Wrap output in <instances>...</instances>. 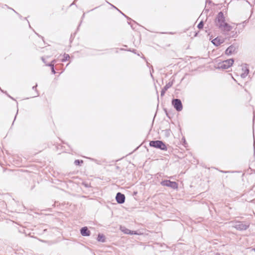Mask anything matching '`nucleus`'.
I'll list each match as a JSON object with an SVG mask.
<instances>
[{"label":"nucleus","mask_w":255,"mask_h":255,"mask_svg":"<svg viewBox=\"0 0 255 255\" xmlns=\"http://www.w3.org/2000/svg\"><path fill=\"white\" fill-rule=\"evenodd\" d=\"M172 85V82H169L167 83L164 87V88L162 90L161 92V95L163 96L165 94V92L166 90H167L169 88H170Z\"/></svg>","instance_id":"ddd939ff"},{"label":"nucleus","mask_w":255,"mask_h":255,"mask_svg":"<svg viewBox=\"0 0 255 255\" xmlns=\"http://www.w3.org/2000/svg\"><path fill=\"white\" fill-rule=\"evenodd\" d=\"M250 253L251 255H255V249H252L250 250Z\"/></svg>","instance_id":"f3484780"},{"label":"nucleus","mask_w":255,"mask_h":255,"mask_svg":"<svg viewBox=\"0 0 255 255\" xmlns=\"http://www.w3.org/2000/svg\"><path fill=\"white\" fill-rule=\"evenodd\" d=\"M42 61L45 63V61H44V58H42Z\"/></svg>","instance_id":"412c9836"},{"label":"nucleus","mask_w":255,"mask_h":255,"mask_svg":"<svg viewBox=\"0 0 255 255\" xmlns=\"http://www.w3.org/2000/svg\"><path fill=\"white\" fill-rule=\"evenodd\" d=\"M98 241L102 243H104L105 242V236L103 234H99L97 238Z\"/></svg>","instance_id":"4468645a"},{"label":"nucleus","mask_w":255,"mask_h":255,"mask_svg":"<svg viewBox=\"0 0 255 255\" xmlns=\"http://www.w3.org/2000/svg\"><path fill=\"white\" fill-rule=\"evenodd\" d=\"M231 224L233 227L240 231L246 230L249 227V224L242 222H232Z\"/></svg>","instance_id":"7ed1b4c3"},{"label":"nucleus","mask_w":255,"mask_h":255,"mask_svg":"<svg viewBox=\"0 0 255 255\" xmlns=\"http://www.w3.org/2000/svg\"><path fill=\"white\" fill-rule=\"evenodd\" d=\"M49 66L51 67V69H52V72L53 73V74H55V71L54 69V64H50L49 65H48Z\"/></svg>","instance_id":"6ab92c4d"},{"label":"nucleus","mask_w":255,"mask_h":255,"mask_svg":"<svg viewBox=\"0 0 255 255\" xmlns=\"http://www.w3.org/2000/svg\"><path fill=\"white\" fill-rule=\"evenodd\" d=\"M224 41H225L224 38L222 37H217L212 40V43L216 46L220 45L221 44L223 43Z\"/></svg>","instance_id":"0eeeda50"},{"label":"nucleus","mask_w":255,"mask_h":255,"mask_svg":"<svg viewBox=\"0 0 255 255\" xmlns=\"http://www.w3.org/2000/svg\"><path fill=\"white\" fill-rule=\"evenodd\" d=\"M203 26H204V24H203V21H201L198 25V28L199 29H201L203 27Z\"/></svg>","instance_id":"dca6fc26"},{"label":"nucleus","mask_w":255,"mask_h":255,"mask_svg":"<svg viewBox=\"0 0 255 255\" xmlns=\"http://www.w3.org/2000/svg\"><path fill=\"white\" fill-rule=\"evenodd\" d=\"M81 234L83 236H89L90 235V232L86 227H85L81 229Z\"/></svg>","instance_id":"f8f14e48"},{"label":"nucleus","mask_w":255,"mask_h":255,"mask_svg":"<svg viewBox=\"0 0 255 255\" xmlns=\"http://www.w3.org/2000/svg\"><path fill=\"white\" fill-rule=\"evenodd\" d=\"M120 230H121L122 232H123V233H124L125 234H130V235L138 234L135 231H131L129 230V229L126 228L125 227H123V226H121L120 227Z\"/></svg>","instance_id":"1a4fd4ad"},{"label":"nucleus","mask_w":255,"mask_h":255,"mask_svg":"<svg viewBox=\"0 0 255 255\" xmlns=\"http://www.w3.org/2000/svg\"><path fill=\"white\" fill-rule=\"evenodd\" d=\"M149 145L163 150H166L167 147L165 144L160 140L151 141Z\"/></svg>","instance_id":"20e7f679"},{"label":"nucleus","mask_w":255,"mask_h":255,"mask_svg":"<svg viewBox=\"0 0 255 255\" xmlns=\"http://www.w3.org/2000/svg\"><path fill=\"white\" fill-rule=\"evenodd\" d=\"M63 58L62 59V61L64 62V61H65L66 60H67L69 58H70V56L68 54H64V55H63Z\"/></svg>","instance_id":"2eb2a0df"},{"label":"nucleus","mask_w":255,"mask_h":255,"mask_svg":"<svg viewBox=\"0 0 255 255\" xmlns=\"http://www.w3.org/2000/svg\"><path fill=\"white\" fill-rule=\"evenodd\" d=\"M236 50V47L234 45H231L229 46L226 50L225 53L226 54L228 55H230L233 54Z\"/></svg>","instance_id":"9d476101"},{"label":"nucleus","mask_w":255,"mask_h":255,"mask_svg":"<svg viewBox=\"0 0 255 255\" xmlns=\"http://www.w3.org/2000/svg\"><path fill=\"white\" fill-rule=\"evenodd\" d=\"M172 104L177 111H181L182 110L183 106L180 100L178 99H173Z\"/></svg>","instance_id":"423d86ee"},{"label":"nucleus","mask_w":255,"mask_h":255,"mask_svg":"<svg viewBox=\"0 0 255 255\" xmlns=\"http://www.w3.org/2000/svg\"><path fill=\"white\" fill-rule=\"evenodd\" d=\"M242 71L243 73L241 75V77L244 79L246 78L248 75L249 72V69L246 66H245L243 67Z\"/></svg>","instance_id":"9b49d317"},{"label":"nucleus","mask_w":255,"mask_h":255,"mask_svg":"<svg viewBox=\"0 0 255 255\" xmlns=\"http://www.w3.org/2000/svg\"><path fill=\"white\" fill-rule=\"evenodd\" d=\"M233 63L234 60L230 59L219 63L218 65L216 66V68L217 69H226L230 67Z\"/></svg>","instance_id":"f03ea898"},{"label":"nucleus","mask_w":255,"mask_h":255,"mask_svg":"<svg viewBox=\"0 0 255 255\" xmlns=\"http://www.w3.org/2000/svg\"><path fill=\"white\" fill-rule=\"evenodd\" d=\"M82 162H83L82 160L80 161L79 160H76L74 162V163L75 164V165H78L80 164V163H82Z\"/></svg>","instance_id":"a211bd4d"},{"label":"nucleus","mask_w":255,"mask_h":255,"mask_svg":"<svg viewBox=\"0 0 255 255\" xmlns=\"http://www.w3.org/2000/svg\"><path fill=\"white\" fill-rule=\"evenodd\" d=\"M162 186L169 187L172 189H176L178 188V184L176 182L171 181L170 180H164L161 182Z\"/></svg>","instance_id":"39448f33"},{"label":"nucleus","mask_w":255,"mask_h":255,"mask_svg":"<svg viewBox=\"0 0 255 255\" xmlns=\"http://www.w3.org/2000/svg\"><path fill=\"white\" fill-rule=\"evenodd\" d=\"M232 78L234 80V81H236V79H235L233 77H232Z\"/></svg>","instance_id":"4be33fe9"},{"label":"nucleus","mask_w":255,"mask_h":255,"mask_svg":"<svg viewBox=\"0 0 255 255\" xmlns=\"http://www.w3.org/2000/svg\"><path fill=\"white\" fill-rule=\"evenodd\" d=\"M116 199L118 203L123 204L125 202V196L124 194L119 192L116 195Z\"/></svg>","instance_id":"6e6552de"},{"label":"nucleus","mask_w":255,"mask_h":255,"mask_svg":"<svg viewBox=\"0 0 255 255\" xmlns=\"http://www.w3.org/2000/svg\"><path fill=\"white\" fill-rule=\"evenodd\" d=\"M216 25L221 30L224 31H230L232 27L225 22V17L222 12H220L216 18Z\"/></svg>","instance_id":"f257e3e1"},{"label":"nucleus","mask_w":255,"mask_h":255,"mask_svg":"<svg viewBox=\"0 0 255 255\" xmlns=\"http://www.w3.org/2000/svg\"><path fill=\"white\" fill-rule=\"evenodd\" d=\"M36 87H37V85H36L35 86H33V87H32V89H35V88H36Z\"/></svg>","instance_id":"aec40b11"},{"label":"nucleus","mask_w":255,"mask_h":255,"mask_svg":"<svg viewBox=\"0 0 255 255\" xmlns=\"http://www.w3.org/2000/svg\"><path fill=\"white\" fill-rule=\"evenodd\" d=\"M38 96V94L37 93V95H36V96H35L34 97H36V96Z\"/></svg>","instance_id":"5701e85b"}]
</instances>
